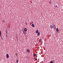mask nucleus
Masks as SVG:
<instances>
[{
  "label": "nucleus",
  "instance_id": "nucleus-8",
  "mask_svg": "<svg viewBox=\"0 0 63 63\" xmlns=\"http://www.w3.org/2000/svg\"><path fill=\"white\" fill-rule=\"evenodd\" d=\"M22 30H23V33H24V32L25 33V31L24 30V29H22Z\"/></svg>",
  "mask_w": 63,
  "mask_h": 63
},
{
  "label": "nucleus",
  "instance_id": "nucleus-18",
  "mask_svg": "<svg viewBox=\"0 0 63 63\" xmlns=\"http://www.w3.org/2000/svg\"><path fill=\"white\" fill-rule=\"evenodd\" d=\"M25 23V24H26V25H27V22H26Z\"/></svg>",
  "mask_w": 63,
  "mask_h": 63
},
{
  "label": "nucleus",
  "instance_id": "nucleus-15",
  "mask_svg": "<svg viewBox=\"0 0 63 63\" xmlns=\"http://www.w3.org/2000/svg\"><path fill=\"white\" fill-rule=\"evenodd\" d=\"M0 36H1V35H1V31H0Z\"/></svg>",
  "mask_w": 63,
  "mask_h": 63
},
{
  "label": "nucleus",
  "instance_id": "nucleus-23",
  "mask_svg": "<svg viewBox=\"0 0 63 63\" xmlns=\"http://www.w3.org/2000/svg\"><path fill=\"white\" fill-rule=\"evenodd\" d=\"M32 23H33V22H32Z\"/></svg>",
  "mask_w": 63,
  "mask_h": 63
},
{
  "label": "nucleus",
  "instance_id": "nucleus-19",
  "mask_svg": "<svg viewBox=\"0 0 63 63\" xmlns=\"http://www.w3.org/2000/svg\"><path fill=\"white\" fill-rule=\"evenodd\" d=\"M41 39H40L39 41V42H41Z\"/></svg>",
  "mask_w": 63,
  "mask_h": 63
},
{
  "label": "nucleus",
  "instance_id": "nucleus-22",
  "mask_svg": "<svg viewBox=\"0 0 63 63\" xmlns=\"http://www.w3.org/2000/svg\"><path fill=\"white\" fill-rule=\"evenodd\" d=\"M6 33H7V32H6Z\"/></svg>",
  "mask_w": 63,
  "mask_h": 63
},
{
  "label": "nucleus",
  "instance_id": "nucleus-5",
  "mask_svg": "<svg viewBox=\"0 0 63 63\" xmlns=\"http://www.w3.org/2000/svg\"><path fill=\"white\" fill-rule=\"evenodd\" d=\"M50 28H51V29H52L53 28V27L52 26V25H50Z\"/></svg>",
  "mask_w": 63,
  "mask_h": 63
},
{
  "label": "nucleus",
  "instance_id": "nucleus-9",
  "mask_svg": "<svg viewBox=\"0 0 63 63\" xmlns=\"http://www.w3.org/2000/svg\"><path fill=\"white\" fill-rule=\"evenodd\" d=\"M59 31V30H58V28H57L56 29V32H58Z\"/></svg>",
  "mask_w": 63,
  "mask_h": 63
},
{
  "label": "nucleus",
  "instance_id": "nucleus-4",
  "mask_svg": "<svg viewBox=\"0 0 63 63\" xmlns=\"http://www.w3.org/2000/svg\"><path fill=\"white\" fill-rule=\"evenodd\" d=\"M32 27H35V25L34 24H32Z\"/></svg>",
  "mask_w": 63,
  "mask_h": 63
},
{
  "label": "nucleus",
  "instance_id": "nucleus-2",
  "mask_svg": "<svg viewBox=\"0 0 63 63\" xmlns=\"http://www.w3.org/2000/svg\"><path fill=\"white\" fill-rule=\"evenodd\" d=\"M6 57L7 58H9V55H8V54H6Z\"/></svg>",
  "mask_w": 63,
  "mask_h": 63
},
{
  "label": "nucleus",
  "instance_id": "nucleus-10",
  "mask_svg": "<svg viewBox=\"0 0 63 63\" xmlns=\"http://www.w3.org/2000/svg\"><path fill=\"white\" fill-rule=\"evenodd\" d=\"M24 30L25 31H27V29L26 28H25L24 29Z\"/></svg>",
  "mask_w": 63,
  "mask_h": 63
},
{
  "label": "nucleus",
  "instance_id": "nucleus-17",
  "mask_svg": "<svg viewBox=\"0 0 63 63\" xmlns=\"http://www.w3.org/2000/svg\"><path fill=\"white\" fill-rule=\"evenodd\" d=\"M49 3H50V4H51V1H49Z\"/></svg>",
  "mask_w": 63,
  "mask_h": 63
},
{
  "label": "nucleus",
  "instance_id": "nucleus-20",
  "mask_svg": "<svg viewBox=\"0 0 63 63\" xmlns=\"http://www.w3.org/2000/svg\"><path fill=\"white\" fill-rule=\"evenodd\" d=\"M35 61H37V59H35Z\"/></svg>",
  "mask_w": 63,
  "mask_h": 63
},
{
  "label": "nucleus",
  "instance_id": "nucleus-11",
  "mask_svg": "<svg viewBox=\"0 0 63 63\" xmlns=\"http://www.w3.org/2000/svg\"><path fill=\"white\" fill-rule=\"evenodd\" d=\"M16 62L17 63H18V60H17L16 61Z\"/></svg>",
  "mask_w": 63,
  "mask_h": 63
},
{
  "label": "nucleus",
  "instance_id": "nucleus-6",
  "mask_svg": "<svg viewBox=\"0 0 63 63\" xmlns=\"http://www.w3.org/2000/svg\"><path fill=\"white\" fill-rule=\"evenodd\" d=\"M37 33V36H40V33L39 32H38Z\"/></svg>",
  "mask_w": 63,
  "mask_h": 63
},
{
  "label": "nucleus",
  "instance_id": "nucleus-1",
  "mask_svg": "<svg viewBox=\"0 0 63 63\" xmlns=\"http://www.w3.org/2000/svg\"><path fill=\"white\" fill-rule=\"evenodd\" d=\"M26 51L27 52V53H30V50H27Z\"/></svg>",
  "mask_w": 63,
  "mask_h": 63
},
{
  "label": "nucleus",
  "instance_id": "nucleus-16",
  "mask_svg": "<svg viewBox=\"0 0 63 63\" xmlns=\"http://www.w3.org/2000/svg\"><path fill=\"white\" fill-rule=\"evenodd\" d=\"M2 22H4V23H5V20H3L2 21Z\"/></svg>",
  "mask_w": 63,
  "mask_h": 63
},
{
  "label": "nucleus",
  "instance_id": "nucleus-12",
  "mask_svg": "<svg viewBox=\"0 0 63 63\" xmlns=\"http://www.w3.org/2000/svg\"><path fill=\"white\" fill-rule=\"evenodd\" d=\"M15 55L16 56H17V53H15Z\"/></svg>",
  "mask_w": 63,
  "mask_h": 63
},
{
  "label": "nucleus",
  "instance_id": "nucleus-14",
  "mask_svg": "<svg viewBox=\"0 0 63 63\" xmlns=\"http://www.w3.org/2000/svg\"><path fill=\"white\" fill-rule=\"evenodd\" d=\"M50 63H54V62H53L52 61H51Z\"/></svg>",
  "mask_w": 63,
  "mask_h": 63
},
{
  "label": "nucleus",
  "instance_id": "nucleus-7",
  "mask_svg": "<svg viewBox=\"0 0 63 63\" xmlns=\"http://www.w3.org/2000/svg\"><path fill=\"white\" fill-rule=\"evenodd\" d=\"M38 32H39V31L38 30H36V32H35L36 33H38Z\"/></svg>",
  "mask_w": 63,
  "mask_h": 63
},
{
  "label": "nucleus",
  "instance_id": "nucleus-21",
  "mask_svg": "<svg viewBox=\"0 0 63 63\" xmlns=\"http://www.w3.org/2000/svg\"><path fill=\"white\" fill-rule=\"evenodd\" d=\"M24 34H26V32H23Z\"/></svg>",
  "mask_w": 63,
  "mask_h": 63
},
{
  "label": "nucleus",
  "instance_id": "nucleus-13",
  "mask_svg": "<svg viewBox=\"0 0 63 63\" xmlns=\"http://www.w3.org/2000/svg\"><path fill=\"white\" fill-rule=\"evenodd\" d=\"M35 55H36V54H33V56L34 57H35Z\"/></svg>",
  "mask_w": 63,
  "mask_h": 63
},
{
  "label": "nucleus",
  "instance_id": "nucleus-3",
  "mask_svg": "<svg viewBox=\"0 0 63 63\" xmlns=\"http://www.w3.org/2000/svg\"><path fill=\"white\" fill-rule=\"evenodd\" d=\"M53 27L54 29H56V28L55 27V25H54V26H53Z\"/></svg>",
  "mask_w": 63,
  "mask_h": 63
}]
</instances>
